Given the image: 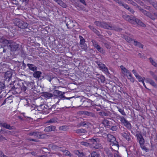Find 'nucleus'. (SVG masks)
<instances>
[{"instance_id":"49","label":"nucleus","mask_w":157,"mask_h":157,"mask_svg":"<svg viewBox=\"0 0 157 157\" xmlns=\"http://www.w3.org/2000/svg\"><path fill=\"white\" fill-rule=\"evenodd\" d=\"M106 153L108 157H113V154L109 150L106 151Z\"/></svg>"},{"instance_id":"47","label":"nucleus","mask_w":157,"mask_h":157,"mask_svg":"<svg viewBox=\"0 0 157 157\" xmlns=\"http://www.w3.org/2000/svg\"><path fill=\"white\" fill-rule=\"evenodd\" d=\"M150 73L153 78L157 82V76L152 71H150Z\"/></svg>"},{"instance_id":"55","label":"nucleus","mask_w":157,"mask_h":157,"mask_svg":"<svg viewBox=\"0 0 157 157\" xmlns=\"http://www.w3.org/2000/svg\"><path fill=\"white\" fill-rule=\"evenodd\" d=\"M128 3H129L135 6H137V4L132 0H129V2H128Z\"/></svg>"},{"instance_id":"15","label":"nucleus","mask_w":157,"mask_h":157,"mask_svg":"<svg viewBox=\"0 0 157 157\" xmlns=\"http://www.w3.org/2000/svg\"><path fill=\"white\" fill-rule=\"evenodd\" d=\"M12 72L10 71H8L6 72L4 75V78L5 80H7V81H9L12 78Z\"/></svg>"},{"instance_id":"60","label":"nucleus","mask_w":157,"mask_h":157,"mask_svg":"<svg viewBox=\"0 0 157 157\" xmlns=\"http://www.w3.org/2000/svg\"><path fill=\"white\" fill-rule=\"evenodd\" d=\"M103 71L105 73L108 72V70L107 67H106L105 66H104V67L102 69Z\"/></svg>"},{"instance_id":"24","label":"nucleus","mask_w":157,"mask_h":157,"mask_svg":"<svg viewBox=\"0 0 157 157\" xmlns=\"http://www.w3.org/2000/svg\"><path fill=\"white\" fill-rule=\"evenodd\" d=\"M97 78H98L101 82H103L105 81V77L103 75L100 74H97Z\"/></svg>"},{"instance_id":"5","label":"nucleus","mask_w":157,"mask_h":157,"mask_svg":"<svg viewBox=\"0 0 157 157\" xmlns=\"http://www.w3.org/2000/svg\"><path fill=\"white\" fill-rule=\"evenodd\" d=\"M101 27L107 29L118 31V28L115 25L108 24L105 22L102 21Z\"/></svg>"},{"instance_id":"58","label":"nucleus","mask_w":157,"mask_h":157,"mask_svg":"<svg viewBox=\"0 0 157 157\" xmlns=\"http://www.w3.org/2000/svg\"><path fill=\"white\" fill-rule=\"evenodd\" d=\"M136 78L138 79V80L140 82H141L143 80V78L141 76L139 75L137 76L136 77Z\"/></svg>"},{"instance_id":"23","label":"nucleus","mask_w":157,"mask_h":157,"mask_svg":"<svg viewBox=\"0 0 157 157\" xmlns=\"http://www.w3.org/2000/svg\"><path fill=\"white\" fill-rule=\"evenodd\" d=\"M0 125L10 130H12L13 129L12 127L10 125L7 124L6 123H0Z\"/></svg>"},{"instance_id":"43","label":"nucleus","mask_w":157,"mask_h":157,"mask_svg":"<svg viewBox=\"0 0 157 157\" xmlns=\"http://www.w3.org/2000/svg\"><path fill=\"white\" fill-rule=\"evenodd\" d=\"M5 85L4 83L0 82V93L2 91V90L5 88Z\"/></svg>"},{"instance_id":"61","label":"nucleus","mask_w":157,"mask_h":157,"mask_svg":"<svg viewBox=\"0 0 157 157\" xmlns=\"http://www.w3.org/2000/svg\"><path fill=\"white\" fill-rule=\"evenodd\" d=\"M66 128L65 126H63L59 127V129L60 130H65Z\"/></svg>"},{"instance_id":"64","label":"nucleus","mask_w":157,"mask_h":157,"mask_svg":"<svg viewBox=\"0 0 157 157\" xmlns=\"http://www.w3.org/2000/svg\"><path fill=\"white\" fill-rule=\"evenodd\" d=\"M0 157H8L6 155H5L3 152L0 151Z\"/></svg>"},{"instance_id":"51","label":"nucleus","mask_w":157,"mask_h":157,"mask_svg":"<svg viewBox=\"0 0 157 157\" xmlns=\"http://www.w3.org/2000/svg\"><path fill=\"white\" fill-rule=\"evenodd\" d=\"M91 42L92 43L93 46L95 48L98 45V43L97 42V41L94 40H91Z\"/></svg>"},{"instance_id":"63","label":"nucleus","mask_w":157,"mask_h":157,"mask_svg":"<svg viewBox=\"0 0 157 157\" xmlns=\"http://www.w3.org/2000/svg\"><path fill=\"white\" fill-rule=\"evenodd\" d=\"M117 129V127L116 126H113L111 128V130L113 131H116Z\"/></svg>"},{"instance_id":"39","label":"nucleus","mask_w":157,"mask_h":157,"mask_svg":"<svg viewBox=\"0 0 157 157\" xmlns=\"http://www.w3.org/2000/svg\"><path fill=\"white\" fill-rule=\"evenodd\" d=\"M58 119L56 117H53L51 118L50 120L48 121L47 122L48 123H55L57 122Z\"/></svg>"},{"instance_id":"46","label":"nucleus","mask_w":157,"mask_h":157,"mask_svg":"<svg viewBox=\"0 0 157 157\" xmlns=\"http://www.w3.org/2000/svg\"><path fill=\"white\" fill-rule=\"evenodd\" d=\"M90 144L86 142L82 141L81 142V144L86 147H87L88 146H90V144Z\"/></svg>"},{"instance_id":"20","label":"nucleus","mask_w":157,"mask_h":157,"mask_svg":"<svg viewBox=\"0 0 157 157\" xmlns=\"http://www.w3.org/2000/svg\"><path fill=\"white\" fill-rule=\"evenodd\" d=\"M55 126L51 125L46 127L45 128L44 131L47 132H50L52 131H55Z\"/></svg>"},{"instance_id":"25","label":"nucleus","mask_w":157,"mask_h":157,"mask_svg":"<svg viewBox=\"0 0 157 157\" xmlns=\"http://www.w3.org/2000/svg\"><path fill=\"white\" fill-rule=\"evenodd\" d=\"M110 113L109 112H105L104 111H101L98 113V114L103 117L104 116H108L109 115Z\"/></svg>"},{"instance_id":"53","label":"nucleus","mask_w":157,"mask_h":157,"mask_svg":"<svg viewBox=\"0 0 157 157\" xmlns=\"http://www.w3.org/2000/svg\"><path fill=\"white\" fill-rule=\"evenodd\" d=\"M47 79L50 82L52 79L54 78L52 76L50 75H48L47 77Z\"/></svg>"},{"instance_id":"62","label":"nucleus","mask_w":157,"mask_h":157,"mask_svg":"<svg viewBox=\"0 0 157 157\" xmlns=\"http://www.w3.org/2000/svg\"><path fill=\"white\" fill-rule=\"evenodd\" d=\"M152 5L153 7L157 10V3L156 2H152Z\"/></svg>"},{"instance_id":"40","label":"nucleus","mask_w":157,"mask_h":157,"mask_svg":"<svg viewBox=\"0 0 157 157\" xmlns=\"http://www.w3.org/2000/svg\"><path fill=\"white\" fill-rule=\"evenodd\" d=\"M117 108L118 109V111L122 115L124 116L126 115V114L123 109L121 108L118 107H117Z\"/></svg>"},{"instance_id":"44","label":"nucleus","mask_w":157,"mask_h":157,"mask_svg":"<svg viewBox=\"0 0 157 157\" xmlns=\"http://www.w3.org/2000/svg\"><path fill=\"white\" fill-rule=\"evenodd\" d=\"M75 153L79 156L82 157L83 155V153L82 152H81L78 150L75 151Z\"/></svg>"},{"instance_id":"14","label":"nucleus","mask_w":157,"mask_h":157,"mask_svg":"<svg viewBox=\"0 0 157 157\" xmlns=\"http://www.w3.org/2000/svg\"><path fill=\"white\" fill-rule=\"evenodd\" d=\"M122 136L124 138L127 140L128 141H131L130 138V133L129 132L127 131L126 132H123L121 134Z\"/></svg>"},{"instance_id":"19","label":"nucleus","mask_w":157,"mask_h":157,"mask_svg":"<svg viewBox=\"0 0 157 157\" xmlns=\"http://www.w3.org/2000/svg\"><path fill=\"white\" fill-rule=\"evenodd\" d=\"M0 42L2 43V44L3 46L4 47H5L6 45H8L9 44H10L11 42H12L11 40H9L6 39H1L0 40Z\"/></svg>"},{"instance_id":"16","label":"nucleus","mask_w":157,"mask_h":157,"mask_svg":"<svg viewBox=\"0 0 157 157\" xmlns=\"http://www.w3.org/2000/svg\"><path fill=\"white\" fill-rule=\"evenodd\" d=\"M9 46L11 50L13 51H16L19 48V45L15 42H13L12 41Z\"/></svg>"},{"instance_id":"34","label":"nucleus","mask_w":157,"mask_h":157,"mask_svg":"<svg viewBox=\"0 0 157 157\" xmlns=\"http://www.w3.org/2000/svg\"><path fill=\"white\" fill-rule=\"evenodd\" d=\"M43 96L45 98H50L53 96V94L48 92H45L43 94Z\"/></svg>"},{"instance_id":"30","label":"nucleus","mask_w":157,"mask_h":157,"mask_svg":"<svg viewBox=\"0 0 157 157\" xmlns=\"http://www.w3.org/2000/svg\"><path fill=\"white\" fill-rule=\"evenodd\" d=\"M83 114L84 115H87L88 116L90 117H94L95 116L94 113H93L91 112H88L87 111H83Z\"/></svg>"},{"instance_id":"4","label":"nucleus","mask_w":157,"mask_h":157,"mask_svg":"<svg viewBox=\"0 0 157 157\" xmlns=\"http://www.w3.org/2000/svg\"><path fill=\"white\" fill-rule=\"evenodd\" d=\"M35 86L34 85V82H24L23 87H22V91H25L26 90H33L35 88Z\"/></svg>"},{"instance_id":"59","label":"nucleus","mask_w":157,"mask_h":157,"mask_svg":"<svg viewBox=\"0 0 157 157\" xmlns=\"http://www.w3.org/2000/svg\"><path fill=\"white\" fill-rule=\"evenodd\" d=\"M122 6H123L124 8L127 9L128 10V9H130V7H129V6L126 4H124V3H123Z\"/></svg>"},{"instance_id":"45","label":"nucleus","mask_w":157,"mask_h":157,"mask_svg":"<svg viewBox=\"0 0 157 157\" xmlns=\"http://www.w3.org/2000/svg\"><path fill=\"white\" fill-rule=\"evenodd\" d=\"M125 39L128 42H132V43L133 42V41L134 40L133 39L128 36L126 37Z\"/></svg>"},{"instance_id":"48","label":"nucleus","mask_w":157,"mask_h":157,"mask_svg":"<svg viewBox=\"0 0 157 157\" xmlns=\"http://www.w3.org/2000/svg\"><path fill=\"white\" fill-rule=\"evenodd\" d=\"M120 121L121 122L124 124L126 123L127 121L125 118L123 116H121L120 117Z\"/></svg>"},{"instance_id":"10","label":"nucleus","mask_w":157,"mask_h":157,"mask_svg":"<svg viewBox=\"0 0 157 157\" xmlns=\"http://www.w3.org/2000/svg\"><path fill=\"white\" fill-rule=\"evenodd\" d=\"M37 109L38 111L42 112L43 113H48L49 107L47 105H40L37 106Z\"/></svg>"},{"instance_id":"28","label":"nucleus","mask_w":157,"mask_h":157,"mask_svg":"<svg viewBox=\"0 0 157 157\" xmlns=\"http://www.w3.org/2000/svg\"><path fill=\"white\" fill-rule=\"evenodd\" d=\"M134 45L136 46H137L140 48H143V45L140 42L135 40L133 41V42H132Z\"/></svg>"},{"instance_id":"21","label":"nucleus","mask_w":157,"mask_h":157,"mask_svg":"<svg viewBox=\"0 0 157 157\" xmlns=\"http://www.w3.org/2000/svg\"><path fill=\"white\" fill-rule=\"evenodd\" d=\"M33 76L34 77L39 78L42 74V72L40 71H34Z\"/></svg>"},{"instance_id":"8","label":"nucleus","mask_w":157,"mask_h":157,"mask_svg":"<svg viewBox=\"0 0 157 157\" xmlns=\"http://www.w3.org/2000/svg\"><path fill=\"white\" fill-rule=\"evenodd\" d=\"M136 7L138 8L139 10L143 13L144 15L149 17L153 20H155V18L153 16V15L149 12L141 8V7L138 6H136Z\"/></svg>"},{"instance_id":"2","label":"nucleus","mask_w":157,"mask_h":157,"mask_svg":"<svg viewBox=\"0 0 157 157\" xmlns=\"http://www.w3.org/2000/svg\"><path fill=\"white\" fill-rule=\"evenodd\" d=\"M123 18L126 21H128L132 24H137L142 27H145V25L142 22L140 19L136 18L132 15L131 16L125 15L123 16Z\"/></svg>"},{"instance_id":"31","label":"nucleus","mask_w":157,"mask_h":157,"mask_svg":"<svg viewBox=\"0 0 157 157\" xmlns=\"http://www.w3.org/2000/svg\"><path fill=\"white\" fill-rule=\"evenodd\" d=\"M147 81L152 86L155 88H157V85L152 80L150 79H148Z\"/></svg>"},{"instance_id":"22","label":"nucleus","mask_w":157,"mask_h":157,"mask_svg":"<svg viewBox=\"0 0 157 157\" xmlns=\"http://www.w3.org/2000/svg\"><path fill=\"white\" fill-rule=\"evenodd\" d=\"M89 28L98 36H99L100 35L99 31L97 30L94 26L91 25H89Z\"/></svg>"},{"instance_id":"32","label":"nucleus","mask_w":157,"mask_h":157,"mask_svg":"<svg viewBox=\"0 0 157 157\" xmlns=\"http://www.w3.org/2000/svg\"><path fill=\"white\" fill-rule=\"evenodd\" d=\"M95 63L97 64L98 67L101 69H102L104 67L105 65L101 63L99 61H95Z\"/></svg>"},{"instance_id":"33","label":"nucleus","mask_w":157,"mask_h":157,"mask_svg":"<svg viewBox=\"0 0 157 157\" xmlns=\"http://www.w3.org/2000/svg\"><path fill=\"white\" fill-rule=\"evenodd\" d=\"M76 132L77 133H86L87 132L86 130V129L83 128L78 129L76 130Z\"/></svg>"},{"instance_id":"36","label":"nucleus","mask_w":157,"mask_h":157,"mask_svg":"<svg viewBox=\"0 0 157 157\" xmlns=\"http://www.w3.org/2000/svg\"><path fill=\"white\" fill-rule=\"evenodd\" d=\"M48 147L50 149H51L53 150L57 149L58 148V147L57 145L53 144H49L48 145Z\"/></svg>"},{"instance_id":"13","label":"nucleus","mask_w":157,"mask_h":157,"mask_svg":"<svg viewBox=\"0 0 157 157\" xmlns=\"http://www.w3.org/2000/svg\"><path fill=\"white\" fill-rule=\"evenodd\" d=\"M65 94V93L58 90H55L53 93V95L57 98H60L59 100L61 99L62 96Z\"/></svg>"},{"instance_id":"1","label":"nucleus","mask_w":157,"mask_h":157,"mask_svg":"<svg viewBox=\"0 0 157 157\" xmlns=\"http://www.w3.org/2000/svg\"><path fill=\"white\" fill-rule=\"evenodd\" d=\"M24 82L18 81L12 82L8 86L9 91H14L17 93L22 91V87H23Z\"/></svg>"},{"instance_id":"38","label":"nucleus","mask_w":157,"mask_h":157,"mask_svg":"<svg viewBox=\"0 0 157 157\" xmlns=\"http://www.w3.org/2000/svg\"><path fill=\"white\" fill-rule=\"evenodd\" d=\"M95 48H96L97 50L100 53H104V51L103 48L101 47L99 45L97 46Z\"/></svg>"},{"instance_id":"9","label":"nucleus","mask_w":157,"mask_h":157,"mask_svg":"<svg viewBox=\"0 0 157 157\" xmlns=\"http://www.w3.org/2000/svg\"><path fill=\"white\" fill-rule=\"evenodd\" d=\"M79 37L80 39L79 45L80 47L82 50L87 51L88 50V46L86 43L85 40L82 36L79 35Z\"/></svg>"},{"instance_id":"35","label":"nucleus","mask_w":157,"mask_h":157,"mask_svg":"<svg viewBox=\"0 0 157 157\" xmlns=\"http://www.w3.org/2000/svg\"><path fill=\"white\" fill-rule=\"evenodd\" d=\"M91 157H99L100 155L97 152L93 151L90 154Z\"/></svg>"},{"instance_id":"12","label":"nucleus","mask_w":157,"mask_h":157,"mask_svg":"<svg viewBox=\"0 0 157 157\" xmlns=\"http://www.w3.org/2000/svg\"><path fill=\"white\" fill-rule=\"evenodd\" d=\"M136 136L137 139L139 141L140 145H144L145 141L142 135L140 133H139L136 134Z\"/></svg>"},{"instance_id":"7","label":"nucleus","mask_w":157,"mask_h":157,"mask_svg":"<svg viewBox=\"0 0 157 157\" xmlns=\"http://www.w3.org/2000/svg\"><path fill=\"white\" fill-rule=\"evenodd\" d=\"M89 141L91 143L93 147L97 149H98L101 147V144H99L100 142V140L98 138H92L89 140Z\"/></svg>"},{"instance_id":"56","label":"nucleus","mask_w":157,"mask_h":157,"mask_svg":"<svg viewBox=\"0 0 157 157\" xmlns=\"http://www.w3.org/2000/svg\"><path fill=\"white\" fill-rule=\"evenodd\" d=\"M135 1H136L137 3L139 4L140 5L142 6H143L144 5V3L140 0H134Z\"/></svg>"},{"instance_id":"50","label":"nucleus","mask_w":157,"mask_h":157,"mask_svg":"<svg viewBox=\"0 0 157 157\" xmlns=\"http://www.w3.org/2000/svg\"><path fill=\"white\" fill-rule=\"evenodd\" d=\"M102 22L97 21H95L94 23L97 26L101 27Z\"/></svg>"},{"instance_id":"3","label":"nucleus","mask_w":157,"mask_h":157,"mask_svg":"<svg viewBox=\"0 0 157 157\" xmlns=\"http://www.w3.org/2000/svg\"><path fill=\"white\" fill-rule=\"evenodd\" d=\"M107 141L110 143V144L112 146H116L117 147L116 149L118 150L119 147L118 143L116 141L115 137L113 135L108 134L107 135Z\"/></svg>"},{"instance_id":"6","label":"nucleus","mask_w":157,"mask_h":157,"mask_svg":"<svg viewBox=\"0 0 157 157\" xmlns=\"http://www.w3.org/2000/svg\"><path fill=\"white\" fill-rule=\"evenodd\" d=\"M14 24L21 29L26 28L28 25L27 22L18 18L15 19Z\"/></svg>"},{"instance_id":"11","label":"nucleus","mask_w":157,"mask_h":157,"mask_svg":"<svg viewBox=\"0 0 157 157\" xmlns=\"http://www.w3.org/2000/svg\"><path fill=\"white\" fill-rule=\"evenodd\" d=\"M41 133L40 132H30L28 134V135L29 136H36L37 138L39 139L44 138L45 136H46V135L44 134H41Z\"/></svg>"},{"instance_id":"41","label":"nucleus","mask_w":157,"mask_h":157,"mask_svg":"<svg viewBox=\"0 0 157 157\" xmlns=\"http://www.w3.org/2000/svg\"><path fill=\"white\" fill-rule=\"evenodd\" d=\"M150 62L151 63L152 65L154 66L157 67V63L154 61L151 58H149Z\"/></svg>"},{"instance_id":"37","label":"nucleus","mask_w":157,"mask_h":157,"mask_svg":"<svg viewBox=\"0 0 157 157\" xmlns=\"http://www.w3.org/2000/svg\"><path fill=\"white\" fill-rule=\"evenodd\" d=\"M4 134V131L2 130V129H1L0 131V141H3L5 140H6V139L1 134Z\"/></svg>"},{"instance_id":"29","label":"nucleus","mask_w":157,"mask_h":157,"mask_svg":"<svg viewBox=\"0 0 157 157\" xmlns=\"http://www.w3.org/2000/svg\"><path fill=\"white\" fill-rule=\"evenodd\" d=\"M81 122L77 125L78 127H80L81 126H84L86 125V122L84 121L83 119L81 118Z\"/></svg>"},{"instance_id":"27","label":"nucleus","mask_w":157,"mask_h":157,"mask_svg":"<svg viewBox=\"0 0 157 157\" xmlns=\"http://www.w3.org/2000/svg\"><path fill=\"white\" fill-rule=\"evenodd\" d=\"M66 25L67 28L69 29H71L74 26L73 24V21H72L71 20L70 21L68 22H67L66 24Z\"/></svg>"},{"instance_id":"57","label":"nucleus","mask_w":157,"mask_h":157,"mask_svg":"<svg viewBox=\"0 0 157 157\" xmlns=\"http://www.w3.org/2000/svg\"><path fill=\"white\" fill-rule=\"evenodd\" d=\"M22 66H21V69L23 70H25L26 68V66H27V64H25L24 63V61H23L22 62Z\"/></svg>"},{"instance_id":"52","label":"nucleus","mask_w":157,"mask_h":157,"mask_svg":"<svg viewBox=\"0 0 157 157\" xmlns=\"http://www.w3.org/2000/svg\"><path fill=\"white\" fill-rule=\"evenodd\" d=\"M144 145H140L141 148L144 150L146 152H147L148 151V149H147Z\"/></svg>"},{"instance_id":"42","label":"nucleus","mask_w":157,"mask_h":157,"mask_svg":"<svg viewBox=\"0 0 157 157\" xmlns=\"http://www.w3.org/2000/svg\"><path fill=\"white\" fill-rule=\"evenodd\" d=\"M124 124L128 129H130L131 128V124L128 121H127Z\"/></svg>"},{"instance_id":"26","label":"nucleus","mask_w":157,"mask_h":157,"mask_svg":"<svg viewBox=\"0 0 157 157\" xmlns=\"http://www.w3.org/2000/svg\"><path fill=\"white\" fill-rule=\"evenodd\" d=\"M121 68L122 70V72L126 73V75H128L130 73H131L130 72L129 70L125 68L123 66L121 65Z\"/></svg>"},{"instance_id":"54","label":"nucleus","mask_w":157,"mask_h":157,"mask_svg":"<svg viewBox=\"0 0 157 157\" xmlns=\"http://www.w3.org/2000/svg\"><path fill=\"white\" fill-rule=\"evenodd\" d=\"M65 155L67 156H71V154L70 152L67 150H65L64 152Z\"/></svg>"},{"instance_id":"17","label":"nucleus","mask_w":157,"mask_h":157,"mask_svg":"<svg viewBox=\"0 0 157 157\" xmlns=\"http://www.w3.org/2000/svg\"><path fill=\"white\" fill-rule=\"evenodd\" d=\"M93 101L90 99L87 98L86 100H85L83 102L84 107H88L92 105L91 102Z\"/></svg>"},{"instance_id":"18","label":"nucleus","mask_w":157,"mask_h":157,"mask_svg":"<svg viewBox=\"0 0 157 157\" xmlns=\"http://www.w3.org/2000/svg\"><path fill=\"white\" fill-rule=\"evenodd\" d=\"M27 66L28 67L29 70L33 71H35L37 70V67L33 64L27 63Z\"/></svg>"}]
</instances>
